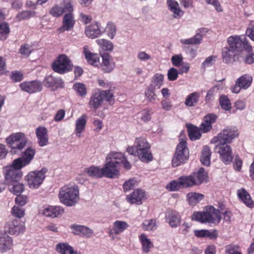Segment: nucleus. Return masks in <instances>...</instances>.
I'll use <instances>...</instances> for the list:
<instances>
[{"label":"nucleus","mask_w":254,"mask_h":254,"mask_svg":"<svg viewBox=\"0 0 254 254\" xmlns=\"http://www.w3.org/2000/svg\"><path fill=\"white\" fill-rule=\"evenodd\" d=\"M229 47L222 49V56L223 61L227 64L236 61L237 58V52L246 50L251 52L252 47L250 45L244 36H233L228 38Z\"/></svg>","instance_id":"obj_1"},{"label":"nucleus","mask_w":254,"mask_h":254,"mask_svg":"<svg viewBox=\"0 0 254 254\" xmlns=\"http://www.w3.org/2000/svg\"><path fill=\"white\" fill-rule=\"evenodd\" d=\"M60 201L67 206L75 205L79 200V190L75 185L64 186L59 194Z\"/></svg>","instance_id":"obj_2"},{"label":"nucleus","mask_w":254,"mask_h":254,"mask_svg":"<svg viewBox=\"0 0 254 254\" xmlns=\"http://www.w3.org/2000/svg\"><path fill=\"white\" fill-rule=\"evenodd\" d=\"M191 219L201 223H213L215 220L219 222L221 217L219 210L212 206H209L203 212H194L191 216Z\"/></svg>","instance_id":"obj_3"},{"label":"nucleus","mask_w":254,"mask_h":254,"mask_svg":"<svg viewBox=\"0 0 254 254\" xmlns=\"http://www.w3.org/2000/svg\"><path fill=\"white\" fill-rule=\"evenodd\" d=\"M104 101L111 103L114 101L113 94L110 90H98L91 95L89 106L91 109L97 110L103 104Z\"/></svg>","instance_id":"obj_4"},{"label":"nucleus","mask_w":254,"mask_h":254,"mask_svg":"<svg viewBox=\"0 0 254 254\" xmlns=\"http://www.w3.org/2000/svg\"><path fill=\"white\" fill-rule=\"evenodd\" d=\"M137 156L143 162L148 163L153 159V155L150 150V145L143 138H136L135 142Z\"/></svg>","instance_id":"obj_5"},{"label":"nucleus","mask_w":254,"mask_h":254,"mask_svg":"<svg viewBox=\"0 0 254 254\" xmlns=\"http://www.w3.org/2000/svg\"><path fill=\"white\" fill-rule=\"evenodd\" d=\"M65 8L66 10V12L63 17L62 26L58 29L61 33L71 30L75 22L73 13V7L72 4L70 2L65 3Z\"/></svg>","instance_id":"obj_6"},{"label":"nucleus","mask_w":254,"mask_h":254,"mask_svg":"<svg viewBox=\"0 0 254 254\" xmlns=\"http://www.w3.org/2000/svg\"><path fill=\"white\" fill-rule=\"evenodd\" d=\"M189 154L186 140H181L177 146L175 153L173 157L172 166L176 167L184 163L188 158Z\"/></svg>","instance_id":"obj_7"},{"label":"nucleus","mask_w":254,"mask_h":254,"mask_svg":"<svg viewBox=\"0 0 254 254\" xmlns=\"http://www.w3.org/2000/svg\"><path fill=\"white\" fill-rule=\"evenodd\" d=\"M6 141L11 148V152H16L15 150H22L25 146L27 139L25 134L22 132L12 133L6 139Z\"/></svg>","instance_id":"obj_8"},{"label":"nucleus","mask_w":254,"mask_h":254,"mask_svg":"<svg viewBox=\"0 0 254 254\" xmlns=\"http://www.w3.org/2000/svg\"><path fill=\"white\" fill-rule=\"evenodd\" d=\"M35 150L32 148H27L22 153V156L14 159L12 165L16 168L21 169L29 165L33 160L35 155Z\"/></svg>","instance_id":"obj_9"},{"label":"nucleus","mask_w":254,"mask_h":254,"mask_svg":"<svg viewBox=\"0 0 254 254\" xmlns=\"http://www.w3.org/2000/svg\"><path fill=\"white\" fill-rule=\"evenodd\" d=\"M25 231V224L18 219H12L5 225L4 232L11 235H18L23 234Z\"/></svg>","instance_id":"obj_10"},{"label":"nucleus","mask_w":254,"mask_h":254,"mask_svg":"<svg viewBox=\"0 0 254 254\" xmlns=\"http://www.w3.org/2000/svg\"><path fill=\"white\" fill-rule=\"evenodd\" d=\"M72 64L68 58L64 55H60L57 61L52 64L53 70L58 73L62 74L71 69Z\"/></svg>","instance_id":"obj_11"},{"label":"nucleus","mask_w":254,"mask_h":254,"mask_svg":"<svg viewBox=\"0 0 254 254\" xmlns=\"http://www.w3.org/2000/svg\"><path fill=\"white\" fill-rule=\"evenodd\" d=\"M45 172L42 170L38 171H31L26 176L28 185L31 189L38 188L43 183L45 178Z\"/></svg>","instance_id":"obj_12"},{"label":"nucleus","mask_w":254,"mask_h":254,"mask_svg":"<svg viewBox=\"0 0 254 254\" xmlns=\"http://www.w3.org/2000/svg\"><path fill=\"white\" fill-rule=\"evenodd\" d=\"M237 134L234 129L227 127L219 133L217 136L214 137L213 141L214 142H219L221 144H226L230 142Z\"/></svg>","instance_id":"obj_13"},{"label":"nucleus","mask_w":254,"mask_h":254,"mask_svg":"<svg viewBox=\"0 0 254 254\" xmlns=\"http://www.w3.org/2000/svg\"><path fill=\"white\" fill-rule=\"evenodd\" d=\"M12 165L6 166L4 168V176L7 183H13L19 181L22 178V173Z\"/></svg>","instance_id":"obj_14"},{"label":"nucleus","mask_w":254,"mask_h":254,"mask_svg":"<svg viewBox=\"0 0 254 254\" xmlns=\"http://www.w3.org/2000/svg\"><path fill=\"white\" fill-rule=\"evenodd\" d=\"M104 32V30L101 29L98 23L94 22L86 26L84 32L88 38L94 39L100 36Z\"/></svg>","instance_id":"obj_15"},{"label":"nucleus","mask_w":254,"mask_h":254,"mask_svg":"<svg viewBox=\"0 0 254 254\" xmlns=\"http://www.w3.org/2000/svg\"><path fill=\"white\" fill-rule=\"evenodd\" d=\"M103 168L104 176L109 178H118L120 175L118 166L107 160Z\"/></svg>","instance_id":"obj_16"},{"label":"nucleus","mask_w":254,"mask_h":254,"mask_svg":"<svg viewBox=\"0 0 254 254\" xmlns=\"http://www.w3.org/2000/svg\"><path fill=\"white\" fill-rule=\"evenodd\" d=\"M19 86L22 90L29 93L39 92L42 89L41 83L37 81L22 82Z\"/></svg>","instance_id":"obj_17"},{"label":"nucleus","mask_w":254,"mask_h":254,"mask_svg":"<svg viewBox=\"0 0 254 254\" xmlns=\"http://www.w3.org/2000/svg\"><path fill=\"white\" fill-rule=\"evenodd\" d=\"M64 210L61 206H48L40 210V214L49 217H57L61 215Z\"/></svg>","instance_id":"obj_18"},{"label":"nucleus","mask_w":254,"mask_h":254,"mask_svg":"<svg viewBox=\"0 0 254 254\" xmlns=\"http://www.w3.org/2000/svg\"><path fill=\"white\" fill-rule=\"evenodd\" d=\"M166 218L169 225L172 228H176L180 226L182 220L179 212L173 210L167 212Z\"/></svg>","instance_id":"obj_19"},{"label":"nucleus","mask_w":254,"mask_h":254,"mask_svg":"<svg viewBox=\"0 0 254 254\" xmlns=\"http://www.w3.org/2000/svg\"><path fill=\"white\" fill-rule=\"evenodd\" d=\"M35 133L40 146H45L48 144V130L45 127L43 126L38 127L36 129Z\"/></svg>","instance_id":"obj_20"},{"label":"nucleus","mask_w":254,"mask_h":254,"mask_svg":"<svg viewBox=\"0 0 254 254\" xmlns=\"http://www.w3.org/2000/svg\"><path fill=\"white\" fill-rule=\"evenodd\" d=\"M13 246V241L11 237L5 233L0 234V253H4L10 250Z\"/></svg>","instance_id":"obj_21"},{"label":"nucleus","mask_w":254,"mask_h":254,"mask_svg":"<svg viewBox=\"0 0 254 254\" xmlns=\"http://www.w3.org/2000/svg\"><path fill=\"white\" fill-rule=\"evenodd\" d=\"M218 151L222 161L226 164L230 163L232 160V150L230 146L221 144Z\"/></svg>","instance_id":"obj_22"},{"label":"nucleus","mask_w":254,"mask_h":254,"mask_svg":"<svg viewBox=\"0 0 254 254\" xmlns=\"http://www.w3.org/2000/svg\"><path fill=\"white\" fill-rule=\"evenodd\" d=\"M71 228L74 235L91 238L93 235V231L89 228L82 225H72Z\"/></svg>","instance_id":"obj_23"},{"label":"nucleus","mask_w":254,"mask_h":254,"mask_svg":"<svg viewBox=\"0 0 254 254\" xmlns=\"http://www.w3.org/2000/svg\"><path fill=\"white\" fill-rule=\"evenodd\" d=\"M44 85L47 87L55 86L56 88H63L64 83L61 78L55 77L52 75L47 76L44 81Z\"/></svg>","instance_id":"obj_24"},{"label":"nucleus","mask_w":254,"mask_h":254,"mask_svg":"<svg viewBox=\"0 0 254 254\" xmlns=\"http://www.w3.org/2000/svg\"><path fill=\"white\" fill-rule=\"evenodd\" d=\"M167 4L169 9L172 13V16L174 18L180 19L183 16L184 11L180 8L178 2L174 0H168Z\"/></svg>","instance_id":"obj_25"},{"label":"nucleus","mask_w":254,"mask_h":254,"mask_svg":"<svg viewBox=\"0 0 254 254\" xmlns=\"http://www.w3.org/2000/svg\"><path fill=\"white\" fill-rule=\"evenodd\" d=\"M145 195L144 191L140 189H137L133 192L127 195V202L131 204L136 203L140 204L141 203V200Z\"/></svg>","instance_id":"obj_26"},{"label":"nucleus","mask_w":254,"mask_h":254,"mask_svg":"<svg viewBox=\"0 0 254 254\" xmlns=\"http://www.w3.org/2000/svg\"><path fill=\"white\" fill-rule=\"evenodd\" d=\"M128 227V224L123 221L117 220L114 222L113 228L110 230L109 235L110 237L117 235L123 233Z\"/></svg>","instance_id":"obj_27"},{"label":"nucleus","mask_w":254,"mask_h":254,"mask_svg":"<svg viewBox=\"0 0 254 254\" xmlns=\"http://www.w3.org/2000/svg\"><path fill=\"white\" fill-rule=\"evenodd\" d=\"M237 194L239 198L248 207L252 208L254 207V202L252 200L249 192L244 188L238 190Z\"/></svg>","instance_id":"obj_28"},{"label":"nucleus","mask_w":254,"mask_h":254,"mask_svg":"<svg viewBox=\"0 0 254 254\" xmlns=\"http://www.w3.org/2000/svg\"><path fill=\"white\" fill-rule=\"evenodd\" d=\"M253 78L248 73L244 74L238 78L236 81V84L239 85L242 89L246 90L252 85Z\"/></svg>","instance_id":"obj_29"},{"label":"nucleus","mask_w":254,"mask_h":254,"mask_svg":"<svg viewBox=\"0 0 254 254\" xmlns=\"http://www.w3.org/2000/svg\"><path fill=\"white\" fill-rule=\"evenodd\" d=\"M83 53L87 62L93 65L98 66L99 64V57L97 54L91 53L88 47L85 46L83 48Z\"/></svg>","instance_id":"obj_30"},{"label":"nucleus","mask_w":254,"mask_h":254,"mask_svg":"<svg viewBox=\"0 0 254 254\" xmlns=\"http://www.w3.org/2000/svg\"><path fill=\"white\" fill-rule=\"evenodd\" d=\"M102 63L101 66L103 70L105 72H110L115 68V63L110 61V56L108 53L102 54Z\"/></svg>","instance_id":"obj_31"},{"label":"nucleus","mask_w":254,"mask_h":254,"mask_svg":"<svg viewBox=\"0 0 254 254\" xmlns=\"http://www.w3.org/2000/svg\"><path fill=\"white\" fill-rule=\"evenodd\" d=\"M56 251L60 254H80L74 251L73 248L66 243H60L56 246Z\"/></svg>","instance_id":"obj_32"},{"label":"nucleus","mask_w":254,"mask_h":254,"mask_svg":"<svg viewBox=\"0 0 254 254\" xmlns=\"http://www.w3.org/2000/svg\"><path fill=\"white\" fill-rule=\"evenodd\" d=\"M87 116L83 114L77 119L75 123V132L78 137L81 136V133L84 130L87 123Z\"/></svg>","instance_id":"obj_33"},{"label":"nucleus","mask_w":254,"mask_h":254,"mask_svg":"<svg viewBox=\"0 0 254 254\" xmlns=\"http://www.w3.org/2000/svg\"><path fill=\"white\" fill-rule=\"evenodd\" d=\"M178 180L182 185V188H187L196 186L195 181L194 180V177L192 174L190 176L180 177Z\"/></svg>","instance_id":"obj_34"},{"label":"nucleus","mask_w":254,"mask_h":254,"mask_svg":"<svg viewBox=\"0 0 254 254\" xmlns=\"http://www.w3.org/2000/svg\"><path fill=\"white\" fill-rule=\"evenodd\" d=\"M142 246V250L145 253H148L153 247V243L147 238L146 235L142 234L139 237Z\"/></svg>","instance_id":"obj_35"},{"label":"nucleus","mask_w":254,"mask_h":254,"mask_svg":"<svg viewBox=\"0 0 254 254\" xmlns=\"http://www.w3.org/2000/svg\"><path fill=\"white\" fill-rule=\"evenodd\" d=\"M204 195L199 193L190 192L187 195V198L189 204L195 205L203 199Z\"/></svg>","instance_id":"obj_36"},{"label":"nucleus","mask_w":254,"mask_h":254,"mask_svg":"<svg viewBox=\"0 0 254 254\" xmlns=\"http://www.w3.org/2000/svg\"><path fill=\"white\" fill-rule=\"evenodd\" d=\"M211 152L209 147L205 146L201 152V156L200 158V161L205 166H208L210 163V156Z\"/></svg>","instance_id":"obj_37"},{"label":"nucleus","mask_w":254,"mask_h":254,"mask_svg":"<svg viewBox=\"0 0 254 254\" xmlns=\"http://www.w3.org/2000/svg\"><path fill=\"white\" fill-rule=\"evenodd\" d=\"M199 97L200 95L198 92H194L190 93L186 98L185 104L187 107H193L198 103Z\"/></svg>","instance_id":"obj_38"},{"label":"nucleus","mask_w":254,"mask_h":254,"mask_svg":"<svg viewBox=\"0 0 254 254\" xmlns=\"http://www.w3.org/2000/svg\"><path fill=\"white\" fill-rule=\"evenodd\" d=\"M125 156L120 152H111L108 154L107 160L110 162H113L118 166L120 163L124 161Z\"/></svg>","instance_id":"obj_39"},{"label":"nucleus","mask_w":254,"mask_h":254,"mask_svg":"<svg viewBox=\"0 0 254 254\" xmlns=\"http://www.w3.org/2000/svg\"><path fill=\"white\" fill-rule=\"evenodd\" d=\"M85 172L91 176L96 178H102L104 176L103 168H100L94 166H91L85 170Z\"/></svg>","instance_id":"obj_40"},{"label":"nucleus","mask_w":254,"mask_h":254,"mask_svg":"<svg viewBox=\"0 0 254 254\" xmlns=\"http://www.w3.org/2000/svg\"><path fill=\"white\" fill-rule=\"evenodd\" d=\"M192 174L194 177L196 186L201 184L206 179L207 177V173L203 168H200L197 173H194Z\"/></svg>","instance_id":"obj_41"},{"label":"nucleus","mask_w":254,"mask_h":254,"mask_svg":"<svg viewBox=\"0 0 254 254\" xmlns=\"http://www.w3.org/2000/svg\"><path fill=\"white\" fill-rule=\"evenodd\" d=\"M64 12H66L65 8V4L64 7L59 6L58 4H55L49 10V14L55 17H59L61 16Z\"/></svg>","instance_id":"obj_42"},{"label":"nucleus","mask_w":254,"mask_h":254,"mask_svg":"<svg viewBox=\"0 0 254 254\" xmlns=\"http://www.w3.org/2000/svg\"><path fill=\"white\" fill-rule=\"evenodd\" d=\"M201 130L199 128L190 125L188 128L189 136L191 140H195L200 138L201 136Z\"/></svg>","instance_id":"obj_43"},{"label":"nucleus","mask_w":254,"mask_h":254,"mask_svg":"<svg viewBox=\"0 0 254 254\" xmlns=\"http://www.w3.org/2000/svg\"><path fill=\"white\" fill-rule=\"evenodd\" d=\"M164 75L161 73H156L153 77L150 86L159 89L163 84Z\"/></svg>","instance_id":"obj_44"},{"label":"nucleus","mask_w":254,"mask_h":254,"mask_svg":"<svg viewBox=\"0 0 254 254\" xmlns=\"http://www.w3.org/2000/svg\"><path fill=\"white\" fill-rule=\"evenodd\" d=\"M37 13L35 11L23 10L19 12L16 16L17 21L28 19L36 16Z\"/></svg>","instance_id":"obj_45"},{"label":"nucleus","mask_w":254,"mask_h":254,"mask_svg":"<svg viewBox=\"0 0 254 254\" xmlns=\"http://www.w3.org/2000/svg\"><path fill=\"white\" fill-rule=\"evenodd\" d=\"M96 43L104 51H112L113 49V43L107 40L101 39L96 40Z\"/></svg>","instance_id":"obj_46"},{"label":"nucleus","mask_w":254,"mask_h":254,"mask_svg":"<svg viewBox=\"0 0 254 254\" xmlns=\"http://www.w3.org/2000/svg\"><path fill=\"white\" fill-rule=\"evenodd\" d=\"M202 39V36L197 34L191 38L181 40V42L184 45H197L200 43Z\"/></svg>","instance_id":"obj_47"},{"label":"nucleus","mask_w":254,"mask_h":254,"mask_svg":"<svg viewBox=\"0 0 254 254\" xmlns=\"http://www.w3.org/2000/svg\"><path fill=\"white\" fill-rule=\"evenodd\" d=\"M73 89L81 97H84L87 94V89L83 83L77 82L74 84Z\"/></svg>","instance_id":"obj_48"},{"label":"nucleus","mask_w":254,"mask_h":254,"mask_svg":"<svg viewBox=\"0 0 254 254\" xmlns=\"http://www.w3.org/2000/svg\"><path fill=\"white\" fill-rule=\"evenodd\" d=\"M10 32L8 24L6 22L0 23V40H4Z\"/></svg>","instance_id":"obj_49"},{"label":"nucleus","mask_w":254,"mask_h":254,"mask_svg":"<svg viewBox=\"0 0 254 254\" xmlns=\"http://www.w3.org/2000/svg\"><path fill=\"white\" fill-rule=\"evenodd\" d=\"M219 104L221 108L225 111H229L231 109L230 101L225 95H222L220 96Z\"/></svg>","instance_id":"obj_50"},{"label":"nucleus","mask_w":254,"mask_h":254,"mask_svg":"<svg viewBox=\"0 0 254 254\" xmlns=\"http://www.w3.org/2000/svg\"><path fill=\"white\" fill-rule=\"evenodd\" d=\"M24 189V185L17 182L12 183V187L9 188L10 191L16 195H18L22 192Z\"/></svg>","instance_id":"obj_51"},{"label":"nucleus","mask_w":254,"mask_h":254,"mask_svg":"<svg viewBox=\"0 0 254 254\" xmlns=\"http://www.w3.org/2000/svg\"><path fill=\"white\" fill-rule=\"evenodd\" d=\"M143 228L146 231L156 229L157 226L155 221L153 219L145 220L143 223Z\"/></svg>","instance_id":"obj_52"},{"label":"nucleus","mask_w":254,"mask_h":254,"mask_svg":"<svg viewBox=\"0 0 254 254\" xmlns=\"http://www.w3.org/2000/svg\"><path fill=\"white\" fill-rule=\"evenodd\" d=\"M156 89L154 88L153 86H149L146 92H145V96L148 99V100L150 102H152L154 101L156 97V95L155 93V90Z\"/></svg>","instance_id":"obj_53"},{"label":"nucleus","mask_w":254,"mask_h":254,"mask_svg":"<svg viewBox=\"0 0 254 254\" xmlns=\"http://www.w3.org/2000/svg\"><path fill=\"white\" fill-rule=\"evenodd\" d=\"M166 188L170 191H174L178 190L182 188V185L179 180L178 181L173 180L168 184Z\"/></svg>","instance_id":"obj_54"},{"label":"nucleus","mask_w":254,"mask_h":254,"mask_svg":"<svg viewBox=\"0 0 254 254\" xmlns=\"http://www.w3.org/2000/svg\"><path fill=\"white\" fill-rule=\"evenodd\" d=\"M11 214L16 217L21 218L24 216L25 211L21 207L14 206L11 210Z\"/></svg>","instance_id":"obj_55"},{"label":"nucleus","mask_w":254,"mask_h":254,"mask_svg":"<svg viewBox=\"0 0 254 254\" xmlns=\"http://www.w3.org/2000/svg\"><path fill=\"white\" fill-rule=\"evenodd\" d=\"M179 74L178 70L176 68L171 67L168 71L167 77L169 80L175 81L178 78Z\"/></svg>","instance_id":"obj_56"},{"label":"nucleus","mask_w":254,"mask_h":254,"mask_svg":"<svg viewBox=\"0 0 254 254\" xmlns=\"http://www.w3.org/2000/svg\"><path fill=\"white\" fill-rule=\"evenodd\" d=\"M106 31L109 37L113 39L116 33V27L113 23H108L106 27Z\"/></svg>","instance_id":"obj_57"},{"label":"nucleus","mask_w":254,"mask_h":254,"mask_svg":"<svg viewBox=\"0 0 254 254\" xmlns=\"http://www.w3.org/2000/svg\"><path fill=\"white\" fill-rule=\"evenodd\" d=\"M172 64L175 66H180L183 62V58L182 55H176L171 58Z\"/></svg>","instance_id":"obj_58"},{"label":"nucleus","mask_w":254,"mask_h":254,"mask_svg":"<svg viewBox=\"0 0 254 254\" xmlns=\"http://www.w3.org/2000/svg\"><path fill=\"white\" fill-rule=\"evenodd\" d=\"M136 184V181L134 179H131L126 181L123 185L124 191H127L133 189Z\"/></svg>","instance_id":"obj_59"},{"label":"nucleus","mask_w":254,"mask_h":254,"mask_svg":"<svg viewBox=\"0 0 254 254\" xmlns=\"http://www.w3.org/2000/svg\"><path fill=\"white\" fill-rule=\"evenodd\" d=\"M32 51V47L28 44L21 46L20 53L23 55L28 56Z\"/></svg>","instance_id":"obj_60"},{"label":"nucleus","mask_w":254,"mask_h":254,"mask_svg":"<svg viewBox=\"0 0 254 254\" xmlns=\"http://www.w3.org/2000/svg\"><path fill=\"white\" fill-rule=\"evenodd\" d=\"M151 109H145L141 112V119L144 122L148 121L151 119Z\"/></svg>","instance_id":"obj_61"},{"label":"nucleus","mask_w":254,"mask_h":254,"mask_svg":"<svg viewBox=\"0 0 254 254\" xmlns=\"http://www.w3.org/2000/svg\"><path fill=\"white\" fill-rule=\"evenodd\" d=\"M226 253L227 254H242L238 251V247L233 245H230L227 247Z\"/></svg>","instance_id":"obj_62"},{"label":"nucleus","mask_w":254,"mask_h":254,"mask_svg":"<svg viewBox=\"0 0 254 254\" xmlns=\"http://www.w3.org/2000/svg\"><path fill=\"white\" fill-rule=\"evenodd\" d=\"M216 58L215 56H211L207 57L202 64L201 67L205 68L207 66L212 65Z\"/></svg>","instance_id":"obj_63"},{"label":"nucleus","mask_w":254,"mask_h":254,"mask_svg":"<svg viewBox=\"0 0 254 254\" xmlns=\"http://www.w3.org/2000/svg\"><path fill=\"white\" fill-rule=\"evenodd\" d=\"M246 33L254 41V21L251 22L247 30Z\"/></svg>","instance_id":"obj_64"}]
</instances>
